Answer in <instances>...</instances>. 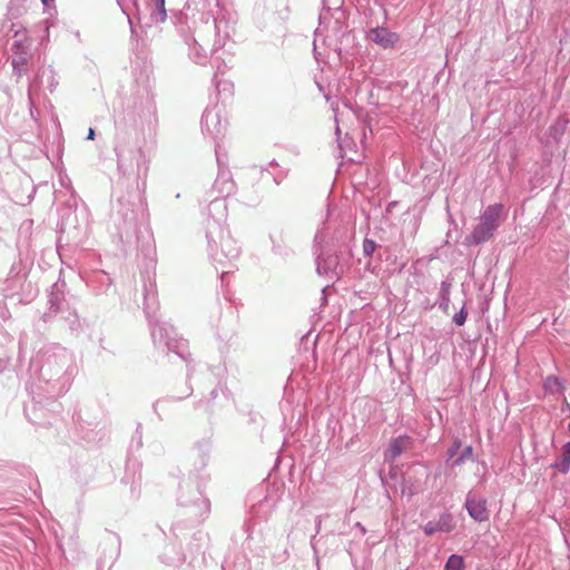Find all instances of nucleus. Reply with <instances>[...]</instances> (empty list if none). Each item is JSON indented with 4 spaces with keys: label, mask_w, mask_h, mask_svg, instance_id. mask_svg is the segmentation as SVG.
Returning a JSON list of instances; mask_svg holds the SVG:
<instances>
[{
    "label": "nucleus",
    "mask_w": 570,
    "mask_h": 570,
    "mask_svg": "<svg viewBox=\"0 0 570 570\" xmlns=\"http://www.w3.org/2000/svg\"><path fill=\"white\" fill-rule=\"evenodd\" d=\"M77 373L75 354L59 343H47L31 357L26 389L31 402L24 405L26 417L35 425L52 424L56 401L71 386Z\"/></svg>",
    "instance_id": "f257e3e1"
},
{
    "label": "nucleus",
    "mask_w": 570,
    "mask_h": 570,
    "mask_svg": "<svg viewBox=\"0 0 570 570\" xmlns=\"http://www.w3.org/2000/svg\"><path fill=\"white\" fill-rule=\"evenodd\" d=\"M236 19L234 13L219 9L216 14L209 11H197L187 20L186 26L179 27V32L188 47L189 59L200 66L210 60L216 68L213 81L220 92L229 90L233 83L217 80L218 73H224L232 62Z\"/></svg>",
    "instance_id": "f03ea898"
},
{
    "label": "nucleus",
    "mask_w": 570,
    "mask_h": 570,
    "mask_svg": "<svg viewBox=\"0 0 570 570\" xmlns=\"http://www.w3.org/2000/svg\"><path fill=\"white\" fill-rule=\"evenodd\" d=\"M116 135L114 150L117 169L122 176L139 179L148 171V159L144 151L146 136L157 126L156 104L147 92L129 99L122 112L115 120Z\"/></svg>",
    "instance_id": "7ed1b4c3"
},
{
    "label": "nucleus",
    "mask_w": 570,
    "mask_h": 570,
    "mask_svg": "<svg viewBox=\"0 0 570 570\" xmlns=\"http://www.w3.org/2000/svg\"><path fill=\"white\" fill-rule=\"evenodd\" d=\"M142 277V299L144 312L150 325V334L154 345L164 353H174L187 364V380L190 381L193 376L194 366L190 364V353L187 340L179 337L176 328L167 323L153 321L156 314L159 302L156 286L155 275L147 273L141 274Z\"/></svg>",
    "instance_id": "20e7f679"
},
{
    "label": "nucleus",
    "mask_w": 570,
    "mask_h": 570,
    "mask_svg": "<svg viewBox=\"0 0 570 570\" xmlns=\"http://www.w3.org/2000/svg\"><path fill=\"white\" fill-rule=\"evenodd\" d=\"M206 202L209 203L205 227L208 256L216 269L218 266L224 268L227 264L232 265V262L239 256L240 247L223 225L227 216L225 198L210 195Z\"/></svg>",
    "instance_id": "39448f33"
},
{
    "label": "nucleus",
    "mask_w": 570,
    "mask_h": 570,
    "mask_svg": "<svg viewBox=\"0 0 570 570\" xmlns=\"http://www.w3.org/2000/svg\"><path fill=\"white\" fill-rule=\"evenodd\" d=\"M177 503L183 510L180 515L171 524L174 537L181 543L187 532L203 523L210 513V501L204 497L199 483L190 478L179 483Z\"/></svg>",
    "instance_id": "423d86ee"
},
{
    "label": "nucleus",
    "mask_w": 570,
    "mask_h": 570,
    "mask_svg": "<svg viewBox=\"0 0 570 570\" xmlns=\"http://www.w3.org/2000/svg\"><path fill=\"white\" fill-rule=\"evenodd\" d=\"M145 217L142 199L138 191L119 196L112 214V222L120 240L127 244L138 242V234Z\"/></svg>",
    "instance_id": "0eeeda50"
},
{
    "label": "nucleus",
    "mask_w": 570,
    "mask_h": 570,
    "mask_svg": "<svg viewBox=\"0 0 570 570\" xmlns=\"http://www.w3.org/2000/svg\"><path fill=\"white\" fill-rule=\"evenodd\" d=\"M121 9L127 16L130 28V40L136 50H138L139 47H147L158 32V23L165 22L167 19L165 0H149L147 2L148 16L142 17L141 13L137 11V23H135L134 18L125 8Z\"/></svg>",
    "instance_id": "6e6552de"
},
{
    "label": "nucleus",
    "mask_w": 570,
    "mask_h": 570,
    "mask_svg": "<svg viewBox=\"0 0 570 570\" xmlns=\"http://www.w3.org/2000/svg\"><path fill=\"white\" fill-rule=\"evenodd\" d=\"M325 236L317 230L314 236V245L316 248V272L318 275H325L331 279L340 278L347 266L351 258V252L347 247L343 249V245H323Z\"/></svg>",
    "instance_id": "1a4fd4ad"
},
{
    "label": "nucleus",
    "mask_w": 570,
    "mask_h": 570,
    "mask_svg": "<svg viewBox=\"0 0 570 570\" xmlns=\"http://www.w3.org/2000/svg\"><path fill=\"white\" fill-rule=\"evenodd\" d=\"M209 543V535L203 530H196L191 533L189 542L187 544L186 552L177 551L175 553L165 552L163 554V562L177 566L185 562L190 558V562L195 561L200 557L202 561H205V549Z\"/></svg>",
    "instance_id": "9d476101"
},
{
    "label": "nucleus",
    "mask_w": 570,
    "mask_h": 570,
    "mask_svg": "<svg viewBox=\"0 0 570 570\" xmlns=\"http://www.w3.org/2000/svg\"><path fill=\"white\" fill-rule=\"evenodd\" d=\"M4 298L12 304H28L37 295V289L28 282L26 276H11L6 279Z\"/></svg>",
    "instance_id": "9b49d317"
},
{
    "label": "nucleus",
    "mask_w": 570,
    "mask_h": 570,
    "mask_svg": "<svg viewBox=\"0 0 570 570\" xmlns=\"http://www.w3.org/2000/svg\"><path fill=\"white\" fill-rule=\"evenodd\" d=\"M215 154L218 174L210 194L217 193L216 196L226 198L235 193L236 184L233 180L232 173L227 166V156L220 153L219 146L216 147Z\"/></svg>",
    "instance_id": "f8f14e48"
},
{
    "label": "nucleus",
    "mask_w": 570,
    "mask_h": 570,
    "mask_svg": "<svg viewBox=\"0 0 570 570\" xmlns=\"http://www.w3.org/2000/svg\"><path fill=\"white\" fill-rule=\"evenodd\" d=\"M83 233V227L78 224L76 212L69 210L68 214L62 217L60 223V236L57 243L58 254L61 256L63 239L67 240L68 245H79L82 242Z\"/></svg>",
    "instance_id": "ddd939ff"
},
{
    "label": "nucleus",
    "mask_w": 570,
    "mask_h": 570,
    "mask_svg": "<svg viewBox=\"0 0 570 570\" xmlns=\"http://www.w3.org/2000/svg\"><path fill=\"white\" fill-rule=\"evenodd\" d=\"M101 554L98 559V566L100 568L108 566L110 569L115 561L120 556V549H121V540L120 537L112 531H106L101 543Z\"/></svg>",
    "instance_id": "4468645a"
},
{
    "label": "nucleus",
    "mask_w": 570,
    "mask_h": 570,
    "mask_svg": "<svg viewBox=\"0 0 570 570\" xmlns=\"http://www.w3.org/2000/svg\"><path fill=\"white\" fill-rule=\"evenodd\" d=\"M222 109L218 106L207 107L202 116V131L204 135L216 139L224 132L222 122Z\"/></svg>",
    "instance_id": "2eb2a0df"
},
{
    "label": "nucleus",
    "mask_w": 570,
    "mask_h": 570,
    "mask_svg": "<svg viewBox=\"0 0 570 570\" xmlns=\"http://www.w3.org/2000/svg\"><path fill=\"white\" fill-rule=\"evenodd\" d=\"M366 39L381 49L389 50L394 49L399 45L401 37L385 27H374L366 31Z\"/></svg>",
    "instance_id": "dca6fc26"
},
{
    "label": "nucleus",
    "mask_w": 570,
    "mask_h": 570,
    "mask_svg": "<svg viewBox=\"0 0 570 570\" xmlns=\"http://www.w3.org/2000/svg\"><path fill=\"white\" fill-rule=\"evenodd\" d=\"M414 440L409 434H401L391 439L387 448L383 452L385 463H394L407 449H411Z\"/></svg>",
    "instance_id": "f3484780"
},
{
    "label": "nucleus",
    "mask_w": 570,
    "mask_h": 570,
    "mask_svg": "<svg viewBox=\"0 0 570 570\" xmlns=\"http://www.w3.org/2000/svg\"><path fill=\"white\" fill-rule=\"evenodd\" d=\"M73 420L79 424L82 438L88 442L100 441L104 435L105 424L101 421L92 422L82 417L81 411L73 414Z\"/></svg>",
    "instance_id": "a211bd4d"
},
{
    "label": "nucleus",
    "mask_w": 570,
    "mask_h": 570,
    "mask_svg": "<svg viewBox=\"0 0 570 570\" xmlns=\"http://www.w3.org/2000/svg\"><path fill=\"white\" fill-rule=\"evenodd\" d=\"M464 509L469 517L476 522H484L489 520V511L485 499H475L469 493L464 501Z\"/></svg>",
    "instance_id": "6ab92c4d"
},
{
    "label": "nucleus",
    "mask_w": 570,
    "mask_h": 570,
    "mask_svg": "<svg viewBox=\"0 0 570 570\" xmlns=\"http://www.w3.org/2000/svg\"><path fill=\"white\" fill-rule=\"evenodd\" d=\"M193 450L196 452L197 455L195 470L200 472L206 469L210 460V453L213 450L212 436H204L197 440L193 445Z\"/></svg>",
    "instance_id": "aec40b11"
},
{
    "label": "nucleus",
    "mask_w": 570,
    "mask_h": 570,
    "mask_svg": "<svg viewBox=\"0 0 570 570\" xmlns=\"http://www.w3.org/2000/svg\"><path fill=\"white\" fill-rule=\"evenodd\" d=\"M503 213L504 206L501 203L491 204L481 213L480 223L497 232L503 220Z\"/></svg>",
    "instance_id": "412c9836"
},
{
    "label": "nucleus",
    "mask_w": 570,
    "mask_h": 570,
    "mask_svg": "<svg viewBox=\"0 0 570 570\" xmlns=\"http://www.w3.org/2000/svg\"><path fill=\"white\" fill-rule=\"evenodd\" d=\"M87 286L97 295L107 294L112 279L105 271H94L86 279Z\"/></svg>",
    "instance_id": "4be33fe9"
},
{
    "label": "nucleus",
    "mask_w": 570,
    "mask_h": 570,
    "mask_svg": "<svg viewBox=\"0 0 570 570\" xmlns=\"http://www.w3.org/2000/svg\"><path fill=\"white\" fill-rule=\"evenodd\" d=\"M494 233L495 232L492 228L479 222V224L474 226L471 234L464 237L463 245L470 247L484 244L493 237Z\"/></svg>",
    "instance_id": "5701e85b"
},
{
    "label": "nucleus",
    "mask_w": 570,
    "mask_h": 570,
    "mask_svg": "<svg viewBox=\"0 0 570 570\" xmlns=\"http://www.w3.org/2000/svg\"><path fill=\"white\" fill-rule=\"evenodd\" d=\"M66 287V282L61 279L52 284L48 296V305L51 311H65V305L67 304L65 298Z\"/></svg>",
    "instance_id": "b1692460"
},
{
    "label": "nucleus",
    "mask_w": 570,
    "mask_h": 570,
    "mask_svg": "<svg viewBox=\"0 0 570 570\" xmlns=\"http://www.w3.org/2000/svg\"><path fill=\"white\" fill-rule=\"evenodd\" d=\"M193 394V387L188 386L187 393L184 396H164L158 400H156L153 403V412L156 414L159 421L165 420V414L167 413L169 406L174 402H179L184 399L189 397Z\"/></svg>",
    "instance_id": "393cba45"
},
{
    "label": "nucleus",
    "mask_w": 570,
    "mask_h": 570,
    "mask_svg": "<svg viewBox=\"0 0 570 570\" xmlns=\"http://www.w3.org/2000/svg\"><path fill=\"white\" fill-rule=\"evenodd\" d=\"M220 394L224 395V392L216 386L210 391L208 397L200 399L194 404L195 410H203L208 415L209 423H212V419L216 412V400Z\"/></svg>",
    "instance_id": "a878e982"
},
{
    "label": "nucleus",
    "mask_w": 570,
    "mask_h": 570,
    "mask_svg": "<svg viewBox=\"0 0 570 570\" xmlns=\"http://www.w3.org/2000/svg\"><path fill=\"white\" fill-rule=\"evenodd\" d=\"M140 463L128 459L125 466V475L121 481L126 484L130 483L131 491L135 492L140 485Z\"/></svg>",
    "instance_id": "bb28decb"
},
{
    "label": "nucleus",
    "mask_w": 570,
    "mask_h": 570,
    "mask_svg": "<svg viewBox=\"0 0 570 570\" xmlns=\"http://www.w3.org/2000/svg\"><path fill=\"white\" fill-rule=\"evenodd\" d=\"M566 389V381L554 374L548 375L542 383V390L546 395H563Z\"/></svg>",
    "instance_id": "cd10ccee"
},
{
    "label": "nucleus",
    "mask_w": 570,
    "mask_h": 570,
    "mask_svg": "<svg viewBox=\"0 0 570 570\" xmlns=\"http://www.w3.org/2000/svg\"><path fill=\"white\" fill-rule=\"evenodd\" d=\"M222 570H250L248 557L244 553L228 556L222 564Z\"/></svg>",
    "instance_id": "c85d7f7f"
},
{
    "label": "nucleus",
    "mask_w": 570,
    "mask_h": 570,
    "mask_svg": "<svg viewBox=\"0 0 570 570\" xmlns=\"http://www.w3.org/2000/svg\"><path fill=\"white\" fill-rule=\"evenodd\" d=\"M451 288L452 282L449 278L442 281L440 284L438 301L435 303L439 309L445 315H448L450 311Z\"/></svg>",
    "instance_id": "c756f323"
},
{
    "label": "nucleus",
    "mask_w": 570,
    "mask_h": 570,
    "mask_svg": "<svg viewBox=\"0 0 570 570\" xmlns=\"http://www.w3.org/2000/svg\"><path fill=\"white\" fill-rule=\"evenodd\" d=\"M59 322L67 326L71 334L77 335L82 330L81 321L75 311H65L59 317Z\"/></svg>",
    "instance_id": "7c9ffc66"
},
{
    "label": "nucleus",
    "mask_w": 570,
    "mask_h": 570,
    "mask_svg": "<svg viewBox=\"0 0 570 570\" xmlns=\"http://www.w3.org/2000/svg\"><path fill=\"white\" fill-rule=\"evenodd\" d=\"M244 530L247 533L246 540L244 542V549H247L258 556L262 552V547L259 546L261 534H255L254 530L250 529L248 523H244Z\"/></svg>",
    "instance_id": "2f4dec72"
},
{
    "label": "nucleus",
    "mask_w": 570,
    "mask_h": 570,
    "mask_svg": "<svg viewBox=\"0 0 570 570\" xmlns=\"http://www.w3.org/2000/svg\"><path fill=\"white\" fill-rule=\"evenodd\" d=\"M435 522V525L438 530L442 533H450L452 532L455 527V520L451 512L444 511L440 514L439 519Z\"/></svg>",
    "instance_id": "473e14b6"
},
{
    "label": "nucleus",
    "mask_w": 570,
    "mask_h": 570,
    "mask_svg": "<svg viewBox=\"0 0 570 570\" xmlns=\"http://www.w3.org/2000/svg\"><path fill=\"white\" fill-rule=\"evenodd\" d=\"M45 78L48 82L50 92H53L56 87L58 86V80L56 79L55 71L50 66L41 67L37 72V80L42 82Z\"/></svg>",
    "instance_id": "72a5a7b5"
},
{
    "label": "nucleus",
    "mask_w": 570,
    "mask_h": 570,
    "mask_svg": "<svg viewBox=\"0 0 570 570\" xmlns=\"http://www.w3.org/2000/svg\"><path fill=\"white\" fill-rule=\"evenodd\" d=\"M468 460L474 461L473 448L471 445H466L462 450H460L458 456L450 462V466L451 468L461 466Z\"/></svg>",
    "instance_id": "f704fd0d"
},
{
    "label": "nucleus",
    "mask_w": 570,
    "mask_h": 570,
    "mask_svg": "<svg viewBox=\"0 0 570 570\" xmlns=\"http://www.w3.org/2000/svg\"><path fill=\"white\" fill-rule=\"evenodd\" d=\"M272 253L283 259H287L294 255V250L285 244L276 242L272 236Z\"/></svg>",
    "instance_id": "c9c22d12"
},
{
    "label": "nucleus",
    "mask_w": 570,
    "mask_h": 570,
    "mask_svg": "<svg viewBox=\"0 0 570 570\" xmlns=\"http://www.w3.org/2000/svg\"><path fill=\"white\" fill-rule=\"evenodd\" d=\"M465 561L461 554L453 553L451 554L444 564V570H464Z\"/></svg>",
    "instance_id": "e433bc0d"
},
{
    "label": "nucleus",
    "mask_w": 570,
    "mask_h": 570,
    "mask_svg": "<svg viewBox=\"0 0 570 570\" xmlns=\"http://www.w3.org/2000/svg\"><path fill=\"white\" fill-rule=\"evenodd\" d=\"M27 61V55L13 56L11 61L13 73L21 77L26 72Z\"/></svg>",
    "instance_id": "4c0bfd02"
},
{
    "label": "nucleus",
    "mask_w": 570,
    "mask_h": 570,
    "mask_svg": "<svg viewBox=\"0 0 570 570\" xmlns=\"http://www.w3.org/2000/svg\"><path fill=\"white\" fill-rule=\"evenodd\" d=\"M462 448V441L460 439H455L452 444L449 446L446 451V464L450 465V462L455 459Z\"/></svg>",
    "instance_id": "58836bf2"
},
{
    "label": "nucleus",
    "mask_w": 570,
    "mask_h": 570,
    "mask_svg": "<svg viewBox=\"0 0 570 570\" xmlns=\"http://www.w3.org/2000/svg\"><path fill=\"white\" fill-rule=\"evenodd\" d=\"M142 448V424L138 423L131 438L130 449L140 450Z\"/></svg>",
    "instance_id": "ea45409f"
},
{
    "label": "nucleus",
    "mask_w": 570,
    "mask_h": 570,
    "mask_svg": "<svg viewBox=\"0 0 570 570\" xmlns=\"http://www.w3.org/2000/svg\"><path fill=\"white\" fill-rule=\"evenodd\" d=\"M466 318H468V308H466V304L463 303L462 307L460 308L459 312H456L453 317H452V322L456 325V326H463L466 322Z\"/></svg>",
    "instance_id": "a19ab883"
},
{
    "label": "nucleus",
    "mask_w": 570,
    "mask_h": 570,
    "mask_svg": "<svg viewBox=\"0 0 570 570\" xmlns=\"http://www.w3.org/2000/svg\"><path fill=\"white\" fill-rule=\"evenodd\" d=\"M11 50L13 56L27 55L28 46L24 43V39H16L14 42L12 43Z\"/></svg>",
    "instance_id": "79ce46f5"
},
{
    "label": "nucleus",
    "mask_w": 570,
    "mask_h": 570,
    "mask_svg": "<svg viewBox=\"0 0 570 570\" xmlns=\"http://www.w3.org/2000/svg\"><path fill=\"white\" fill-rule=\"evenodd\" d=\"M550 468L557 469L562 474H567L570 471V460L561 456L559 461L551 463Z\"/></svg>",
    "instance_id": "37998d69"
},
{
    "label": "nucleus",
    "mask_w": 570,
    "mask_h": 570,
    "mask_svg": "<svg viewBox=\"0 0 570 570\" xmlns=\"http://www.w3.org/2000/svg\"><path fill=\"white\" fill-rule=\"evenodd\" d=\"M377 248V244L375 240L373 239H370V238H364L363 240V255L365 257H371L374 252L376 250Z\"/></svg>",
    "instance_id": "c03bdc74"
},
{
    "label": "nucleus",
    "mask_w": 570,
    "mask_h": 570,
    "mask_svg": "<svg viewBox=\"0 0 570 570\" xmlns=\"http://www.w3.org/2000/svg\"><path fill=\"white\" fill-rule=\"evenodd\" d=\"M32 225H33V220L32 219H24L21 225H20V228H19V236H26L28 237V235L30 234V230L32 228Z\"/></svg>",
    "instance_id": "a18cd8bd"
},
{
    "label": "nucleus",
    "mask_w": 570,
    "mask_h": 570,
    "mask_svg": "<svg viewBox=\"0 0 570 570\" xmlns=\"http://www.w3.org/2000/svg\"><path fill=\"white\" fill-rule=\"evenodd\" d=\"M65 311H51L49 307L47 312H45L41 316L43 323H50L58 314H63Z\"/></svg>",
    "instance_id": "49530a36"
},
{
    "label": "nucleus",
    "mask_w": 570,
    "mask_h": 570,
    "mask_svg": "<svg viewBox=\"0 0 570 570\" xmlns=\"http://www.w3.org/2000/svg\"><path fill=\"white\" fill-rule=\"evenodd\" d=\"M423 532L425 535L432 537L440 531L438 530L434 521H429L424 524Z\"/></svg>",
    "instance_id": "de8ad7c7"
},
{
    "label": "nucleus",
    "mask_w": 570,
    "mask_h": 570,
    "mask_svg": "<svg viewBox=\"0 0 570 570\" xmlns=\"http://www.w3.org/2000/svg\"><path fill=\"white\" fill-rule=\"evenodd\" d=\"M11 31H13V37L17 39L23 38L26 39V29L19 23L11 24Z\"/></svg>",
    "instance_id": "09e8293b"
},
{
    "label": "nucleus",
    "mask_w": 570,
    "mask_h": 570,
    "mask_svg": "<svg viewBox=\"0 0 570 570\" xmlns=\"http://www.w3.org/2000/svg\"><path fill=\"white\" fill-rule=\"evenodd\" d=\"M287 169H279L277 173L273 174V180L276 185H279L284 178L287 176Z\"/></svg>",
    "instance_id": "8fccbe9b"
},
{
    "label": "nucleus",
    "mask_w": 570,
    "mask_h": 570,
    "mask_svg": "<svg viewBox=\"0 0 570 570\" xmlns=\"http://www.w3.org/2000/svg\"><path fill=\"white\" fill-rule=\"evenodd\" d=\"M11 276H16V277H18V276H26V274L21 273L20 263H13L12 264L8 277H11Z\"/></svg>",
    "instance_id": "3c124183"
},
{
    "label": "nucleus",
    "mask_w": 570,
    "mask_h": 570,
    "mask_svg": "<svg viewBox=\"0 0 570 570\" xmlns=\"http://www.w3.org/2000/svg\"><path fill=\"white\" fill-rule=\"evenodd\" d=\"M419 489L414 484H410L406 489L405 487L402 489L403 493H407L410 497H413L419 493Z\"/></svg>",
    "instance_id": "603ef678"
},
{
    "label": "nucleus",
    "mask_w": 570,
    "mask_h": 570,
    "mask_svg": "<svg viewBox=\"0 0 570 570\" xmlns=\"http://www.w3.org/2000/svg\"><path fill=\"white\" fill-rule=\"evenodd\" d=\"M562 458L570 460V440L562 445Z\"/></svg>",
    "instance_id": "864d4df0"
},
{
    "label": "nucleus",
    "mask_w": 570,
    "mask_h": 570,
    "mask_svg": "<svg viewBox=\"0 0 570 570\" xmlns=\"http://www.w3.org/2000/svg\"><path fill=\"white\" fill-rule=\"evenodd\" d=\"M255 12H256L257 17L259 14H262L263 18L265 17V13L268 16V18H272L274 16V13H271V12L266 11L265 7H262V6H257L256 9H255Z\"/></svg>",
    "instance_id": "5fc2aeb1"
},
{
    "label": "nucleus",
    "mask_w": 570,
    "mask_h": 570,
    "mask_svg": "<svg viewBox=\"0 0 570 570\" xmlns=\"http://www.w3.org/2000/svg\"><path fill=\"white\" fill-rule=\"evenodd\" d=\"M28 97H29V106H30V116L36 119V114H39V110H36L35 112V102L31 98V94L30 91L28 92Z\"/></svg>",
    "instance_id": "6e6d98bb"
},
{
    "label": "nucleus",
    "mask_w": 570,
    "mask_h": 570,
    "mask_svg": "<svg viewBox=\"0 0 570 570\" xmlns=\"http://www.w3.org/2000/svg\"><path fill=\"white\" fill-rule=\"evenodd\" d=\"M28 97H29V106H30V116L36 119V114H39V110H36L35 112V102L31 98V94L30 91L28 92Z\"/></svg>",
    "instance_id": "4d7b16f0"
},
{
    "label": "nucleus",
    "mask_w": 570,
    "mask_h": 570,
    "mask_svg": "<svg viewBox=\"0 0 570 570\" xmlns=\"http://www.w3.org/2000/svg\"><path fill=\"white\" fill-rule=\"evenodd\" d=\"M258 419H259V414L258 413H256L254 411L248 412V423L249 424L257 423Z\"/></svg>",
    "instance_id": "13d9d810"
},
{
    "label": "nucleus",
    "mask_w": 570,
    "mask_h": 570,
    "mask_svg": "<svg viewBox=\"0 0 570 570\" xmlns=\"http://www.w3.org/2000/svg\"><path fill=\"white\" fill-rule=\"evenodd\" d=\"M355 528L361 532L362 535L366 533V528L361 522H356Z\"/></svg>",
    "instance_id": "bf43d9fd"
},
{
    "label": "nucleus",
    "mask_w": 570,
    "mask_h": 570,
    "mask_svg": "<svg viewBox=\"0 0 570 570\" xmlns=\"http://www.w3.org/2000/svg\"><path fill=\"white\" fill-rule=\"evenodd\" d=\"M8 366V360L7 358H0V373H2Z\"/></svg>",
    "instance_id": "052dcab7"
},
{
    "label": "nucleus",
    "mask_w": 570,
    "mask_h": 570,
    "mask_svg": "<svg viewBox=\"0 0 570 570\" xmlns=\"http://www.w3.org/2000/svg\"><path fill=\"white\" fill-rule=\"evenodd\" d=\"M95 136H96V131H95V129H94V128H89V130H88V135H87V137H86V138H87L88 140H90V139H94V138H95Z\"/></svg>",
    "instance_id": "680f3d73"
},
{
    "label": "nucleus",
    "mask_w": 570,
    "mask_h": 570,
    "mask_svg": "<svg viewBox=\"0 0 570 570\" xmlns=\"http://www.w3.org/2000/svg\"><path fill=\"white\" fill-rule=\"evenodd\" d=\"M41 2L43 3V6L49 7L55 2V0H41Z\"/></svg>",
    "instance_id": "e2e57ef3"
},
{
    "label": "nucleus",
    "mask_w": 570,
    "mask_h": 570,
    "mask_svg": "<svg viewBox=\"0 0 570 570\" xmlns=\"http://www.w3.org/2000/svg\"><path fill=\"white\" fill-rule=\"evenodd\" d=\"M232 272H233V271H232V268H229V269H227V271L223 269V271H222V274H220V277L223 278L226 274H229V273H232Z\"/></svg>",
    "instance_id": "0e129e2a"
},
{
    "label": "nucleus",
    "mask_w": 570,
    "mask_h": 570,
    "mask_svg": "<svg viewBox=\"0 0 570 570\" xmlns=\"http://www.w3.org/2000/svg\"><path fill=\"white\" fill-rule=\"evenodd\" d=\"M268 166H271V167H278V164H277V161H276L275 159H273V160L268 164Z\"/></svg>",
    "instance_id": "69168bd1"
},
{
    "label": "nucleus",
    "mask_w": 570,
    "mask_h": 570,
    "mask_svg": "<svg viewBox=\"0 0 570 570\" xmlns=\"http://www.w3.org/2000/svg\"><path fill=\"white\" fill-rule=\"evenodd\" d=\"M258 23H259V27H261L262 29L266 28V23H265V22H261V21H258Z\"/></svg>",
    "instance_id": "338daca9"
},
{
    "label": "nucleus",
    "mask_w": 570,
    "mask_h": 570,
    "mask_svg": "<svg viewBox=\"0 0 570 570\" xmlns=\"http://www.w3.org/2000/svg\"><path fill=\"white\" fill-rule=\"evenodd\" d=\"M567 124H568L567 119L562 120V129L567 126Z\"/></svg>",
    "instance_id": "774afa93"
}]
</instances>
